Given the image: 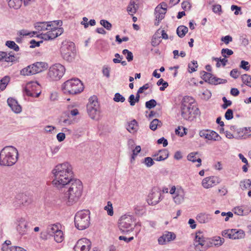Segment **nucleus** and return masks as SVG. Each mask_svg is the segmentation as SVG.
Masks as SVG:
<instances>
[{
    "label": "nucleus",
    "instance_id": "nucleus-57",
    "mask_svg": "<svg viewBox=\"0 0 251 251\" xmlns=\"http://www.w3.org/2000/svg\"><path fill=\"white\" fill-rule=\"evenodd\" d=\"M231 10L234 11V14L237 15L239 14H242L241 9L240 7H239L235 5H232L231 6Z\"/></svg>",
    "mask_w": 251,
    "mask_h": 251
},
{
    "label": "nucleus",
    "instance_id": "nucleus-9",
    "mask_svg": "<svg viewBox=\"0 0 251 251\" xmlns=\"http://www.w3.org/2000/svg\"><path fill=\"white\" fill-rule=\"evenodd\" d=\"M75 44L72 42L64 41L62 43L60 52L62 57L67 61L71 62L74 58Z\"/></svg>",
    "mask_w": 251,
    "mask_h": 251
},
{
    "label": "nucleus",
    "instance_id": "nucleus-8",
    "mask_svg": "<svg viewBox=\"0 0 251 251\" xmlns=\"http://www.w3.org/2000/svg\"><path fill=\"white\" fill-rule=\"evenodd\" d=\"M134 220L130 215H123L119 220L118 227L119 230L123 234H128L133 231L134 226Z\"/></svg>",
    "mask_w": 251,
    "mask_h": 251
},
{
    "label": "nucleus",
    "instance_id": "nucleus-23",
    "mask_svg": "<svg viewBox=\"0 0 251 251\" xmlns=\"http://www.w3.org/2000/svg\"><path fill=\"white\" fill-rule=\"evenodd\" d=\"M56 33L54 28L48 30L45 33L41 34V38L45 40H52L57 37Z\"/></svg>",
    "mask_w": 251,
    "mask_h": 251
},
{
    "label": "nucleus",
    "instance_id": "nucleus-24",
    "mask_svg": "<svg viewBox=\"0 0 251 251\" xmlns=\"http://www.w3.org/2000/svg\"><path fill=\"white\" fill-rule=\"evenodd\" d=\"M15 56L9 53L7 54L5 52L0 51V61L11 62L15 60Z\"/></svg>",
    "mask_w": 251,
    "mask_h": 251
},
{
    "label": "nucleus",
    "instance_id": "nucleus-44",
    "mask_svg": "<svg viewBox=\"0 0 251 251\" xmlns=\"http://www.w3.org/2000/svg\"><path fill=\"white\" fill-rule=\"evenodd\" d=\"M240 186L242 188L251 189V179H246L241 181Z\"/></svg>",
    "mask_w": 251,
    "mask_h": 251
},
{
    "label": "nucleus",
    "instance_id": "nucleus-48",
    "mask_svg": "<svg viewBox=\"0 0 251 251\" xmlns=\"http://www.w3.org/2000/svg\"><path fill=\"white\" fill-rule=\"evenodd\" d=\"M143 163H144L148 167H150L154 164L153 160L150 157H145Z\"/></svg>",
    "mask_w": 251,
    "mask_h": 251
},
{
    "label": "nucleus",
    "instance_id": "nucleus-25",
    "mask_svg": "<svg viewBox=\"0 0 251 251\" xmlns=\"http://www.w3.org/2000/svg\"><path fill=\"white\" fill-rule=\"evenodd\" d=\"M51 25L49 24V22H38L35 24V27L38 31H45L50 29Z\"/></svg>",
    "mask_w": 251,
    "mask_h": 251
},
{
    "label": "nucleus",
    "instance_id": "nucleus-36",
    "mask_svg": "<svg viewBox=\"0 0 251 251\" xmlns=\"http://www.w3.org/2000/svg\"><path fill=\"white\" fill-rule=\"evenodd\" d=\"M221 137L219 134L213 130H209L208 140L214 141H220Z\"/></svg>",
    "mask_w": 251,
    "mask_h": 251
},
{
    "label": "nucleus",
    "instance_id": "nucleus-28",
    "mask_svg": "<svg viewBox=\"0 0 251 251\" xmlns=\"http://www.w3.org/2000/svg\"><path fill=\"white\" fill-rule=\"evenodd\" d=\"M138 5L135 0H131L127 8V11L129 14L133 15L138 9Z\"/></svg>",
    "mask_w": 251,
    "mask_h": 251
},
{
    "label": "nucleus",
    "instance_id": "nucleus-35",
    "mask_svg": "<svg viewBox=\"0 0 251 251\" xmlns=\"http://www.w3.org/2000/svg\"><path fill=\"white\" fill-rule=\"evenodd\" d=\"M60 229L58 226L55 224L49 225L47 228L48 233L51 236H53V235L57 232Z\"/></svg>",
    "mask_w": 251,
    "mask_h": 251
},
{
    "label": "nucleus",
    "instance_id": "nucleus-5",
    "mask_svg": "<svg viewBox=\"0 0 251 251\" xmlns=\"http://www.w3.org/2000/svg\"><path fill=\"white\" fill-rule=\"evenodd\" d=\"M18 151L13 146H6L0 152V165L11 166L18 160Z\"/></svg>",
    "mask_w": 251,
    "mask_h": 251
},
{
    "label": "nucleus",
    "instance_id": "nucleus-50",
    "mask_svg": "<svg viewBox=\"0 0 251 251\" xmlns=\"http://www.w3.org/2000/svg\"><path fill=\"white\" fill-rule=\"evenodd\" d=\"M123 54H127L126 56V59H127V60L128 61V62H130L133 59V54L132 53L129 51L127 49H125L123 50Z\"/></svg>",
    "mask_w": 251,
    "mask_h": 251
},
{
    "label": "nucleus",
    "instance_id": "nucleus-22",
    "mask_svg": "<svg viewBox=\"0 0 251 251\" xmlns=\"http://www.w3.org/2000/svg\"><path fill=\"white\" fill-rule=\"evenodd\" d=\"M37 84L36 83L32 84H27L26 86L25 92L26 95L32 97L37 98L39 96L40 93H36L33 91V89L31 88V87L35 86Z\"/></svg>",
    "mask_w": 251,
    "mask_h": 251
},
{
    "label": "nucleus",
    "instance_id": "nucleus-41",
    "mask_svg": "<svg viewBox=\"0 0 251 251\" xmlns=\"http://www.w3.org/2000/svg\"><path fill=\"white\" fill-rule=\"evenodd\" d=\"M5 45L11 49H13L16 51H18L19 50V46L12 41H7L5 43Z\"/></svg>",
    "mask_w": 251,
    "mask_h": 251
},
{
    "label": "nucleus",
    "instance_id": "nucleus-20",
    "mask_svg": "<svg viewBox=\"0 0 251 251\" xmlns=\"http://www.w3.org/2000/svg\"><path fill=\"white\" fill-rule=\"evenodd\" d=\"M18 204H22L23 206H27L31 202L30 198L24 194H20L16 197Z\"/></svg>",
    "mask_w": 251,
    "mask_h": 251
},
{
    "label": "nucleus",
    "instance_id": "nucleus-60",
    "mask_svg": "<svg viewBox=\"0 0 251 251\" xmlns=\"http://www.w3.org/2000/svg\"><path fill=\"white\" fill-rule=\"evenodd\" d=\"M221 41L224 42L226 45H227L229 42L232 41V38L230 35H226V36L222 37Z\"/></svg>",
    "mask_w": 251,
    "mask_h": 251
},
{
    "label": "nucleus",
    "instance_id": "nucleus-61",
    "mask_svg": "<svg viewBox=\"0 0 251 251\" xmlns=\"http://www.w3.org/2000/svg\"><path fill=\"white\" fill-rule=\"evenodd\" d=\"M240 130L242 131V133L244 132L246 137H251V127H244Z\"/></svg>",
    "mask_w": 251,
    "mask_h": 251
},
{
    "label": "nucleus",
    "instance_id": "nucleus-19",
    "mask_svg": "<svg viewBox=\"0 0 251 251\" xmlns=\"http://www.w3.org/2000/svg\"><path fill=\"white\" fill-rule=\"evenodd\" d=\"M31 66L32 67L31 68L33 70L32 73H34V74H36L47 69L48 68V64L45 62H37L31 65Z\"/></svg>",
    "mask_w": 251,
    "mask_h": 251
},
{
    "label": "nucleus",
    "instance_id": "nucleus-42",
    "mask_svg": "<svg viewBox=\"0 0 251 251\" xmlns=\"http://www.w3.org/2000/svg\"><path fill=\"white\" fill-rule=\"evenodd\" d=\"M160 155L162 156L164 160L167 159L169 156L168 151L166 149L159 150L157 153L154 154L153 156L155 157L156 156Z\"/></svg>",
    "mask_w": 251,
    "mask_h": 251
},
{
    "label": "nucleus",
    "instance_id": "nucleus-1",
    "mask_svg": "<svg viewBox=\"0 0 251 251\" xmlns=\"http://www.w3.org/2000/svg\"><path fill=\"white\" fill-rule=\"evenodd\" d=\"M51 173L54 177L52 183L58 189H62L73 179H75L74 177L73 167L68 162L56 165Z\"/></svg>",
    "mask_w": 251,
    "mask_h": 251
},
{
    "label": "nucleus",
    "instance_id": "nucleus-32",
    "mask_svg": "<svg viewBox=\"0 0 251 251\" xmlns=\"http://www.w3.org/2000/svg\"><path fill=\"white\" fill-rule=\"evenodd\" d=\"M162 125V122L157 119H153L150 124V128L154 131L158 127H161Z\"/></svg>",
    "mask_w": 251,
    "mask_h": 251
},
{
    "label": "nucleus",
    "instance_id": "nucleus-40",
    "mask_svg": "<svg viewBox=\"0 0 251 251\" xmlns=\"http://www.w3.org/2000/svg\"><path fill=\"white\" fill-rule=\"evenodd\" d=\"M243 82L249 87H251V76L248 74H244L242 75Z\"/></svg>",
    "mask_w": 251,
    "mask_h": 251
},
{
    "label": "nucleus",
    "instance_id": "nucleus-31",
    "mask_svg": "<svg viewBox=\"0 0 251 251\" xmlns=\"http://www.w3.org/2000/svg\"><path fill=\"white\" fill-rule=\"evenodd\" d=\"M23 0H7L8 5L11 8L18 9L20 8L22 4Z\"/></svg>",
    "mask_w": 251,
    "mask_h": 251
},
{
    "label": "nucleus",
    "instance_id": "nucleus-38",
    "mask_svg": "<svg viewBox=\"0 0 251 251\" xmlns=\"http://www.w3.org/2000/svg\"><path fill=\"white\" fill-rule=\"evenodd\" d=\"M54 240L57 243H61L64 240V236L62 231L59 230L55 234L53 235Z\"/></svg>",
    "mask_w": 251,
    "mask_h": 251
},
{
    "label": "nucleus",
    "instance_id": "nucleus-13",
    "mask_svg": "<svg viewBox=\"0 0 251 251\" xmlns=\"http://www.w3.org/2000/svg\"><path fill=\"white\" fill-rule=\"evenodd\" d=\"M92 245L90 240L86 238L79 239L74 247V251H89Z\"/></svg>",
    "mask_w": 251,
    "mask_h": 251
},
{
    "label": "nucleus",
    "instance_id": "nucleus-3",
    "mask_svg": "<svg viewBox=\"0 0 251 251\" xmlns=\"http://www.w3.org/2000/svg\"><path fill=\"white\" fill-rule=\"evenodd\" d=\"M225 242V239L220 236L211 238H205L201 232L196 233L194 243L195 251H205L213 246L219 247Z\"/></svg>",
    "mask_w": 251,
    "mask_h": 251
},
{
    "label": "nucleus",
    "instance_id": "nucleus-11",
    "mask_svg": "<svg viewBox=\"0 0 251 251\" xmlns=\"http://www.w3.org/2000/svg\"><path fill=\"white\" fill-rule=\"evenodd\" d=\"M65 67L60 64H55L50 67L48 74V77L51 80H58L64 75Z\"/></svg>",
    "mask_w": 251,
    "mask_h": 251
},
{
    "label": "nucleus",
    "instance_id": "nucleus-14",
    "mask_svg": "<svg viewBox=\"0 0 251 251\" xmlns=\"http://www.w3.org/2000/svg\"><path fill=\"white\" fill-rule=\"evenodd\" d=\"M220 181L218 177L210 176L203 178L201 182V185L203 188L208 189L219 184Z\"/></svg>",
    "mask_w": 251,
    "mask_h": 251
},
{
    "label": "nucleus",
    "instance_id": "nucleus-12",
    "mask_svg": "<svg viewBox=\"0 0 251 251\" xmlns=\"http://www.w3.org/2000/svg\"><path fill=\"white\" fill-rule=\"evenodd\" d=\"M160 190L158 187H153L148 195L147 201L149 205H154L160 201Z\"/></svg>",
    "mask_w": 251,
    "mask_h": 251
},
{
    "label": "nucleus",
    "instance_id": "nucleus-30",
    "mask_svg": "<svg viewBox=\"0 0 251 251\" xmlns=\"http://www.w3.org/2000/svg\"><path fill=\"white\" fill-rule=\"evenodd\" d=\"M236 229L225 230L222 232V236L229 239H234L236 233Z\"/></svg>",
    "mask_w": 251,
    "mask_h": 251
},
{
    "label": "nucleus",
    "instance_id": "nucleus-2",
    "mask_svg": "<svg viewBox=\"0 0 251 251\" xmlns=\"http://www.w3.org/2000/svg\"><path fill=\"white\" fill-rule=\"evenodd\" d=\"M63 188L64 189V193L60 196L59 199L62 202L68 206L77 202L82 195V183L78 179H73Z\"/></svg>",
    "mask_w": 251,
    "mask_h": 251
},
{
    "label": "nucleus",
    "instance_id": "nucleus-43",
    "mask_svg": "<svg viewBox=\"0 0 251 251\" xmlns=\"http://www.w3.org/2000/svg\"><path fill=\"white\" fill-rule=\"evenodd\" d=\"M202 73L203 74L202 76V79L205 82H208L209 83L211 84V79L213 78V75L211 73L205 71H203Z\"/></svg>",
    "mask_w": 251,
    "mask_h": 251
},
{
    "label": "nucleus",
    "instance_id": "nucleus-64",
    "mask_svg": "<svg viewBox=\"0 0 251 251\" xmlns=\"http://www.w3.org/2000/svg\"><path fill=\"white\" fill-rule=\"evenodd\" d=\"M239 73L237 69H233L230 73V75L234 78H237L238 77Z\"/></svg>",
    "mask_w": 251,
    "mask_h": 251
},
{
    "label": "nucleus",
    "instance_id": "nucleus-15",
    "mask_svg": "<svg viewBox=\"0 0 251 251\" xmlns=\"http://www.w3.org/2000/svg\"><path fill=\"white\" fill-rule=\"evenodd\" d=\"M176 238V234L174 232L165 231L158 238V242L160 245H164L167 242L174 240Z\"/></svg>",
    "mask_w": 251,
    "mask_h": 251
},
{
    "label": "nucleus",
    "instance_id": "nucleus-54",
    "mask_svg": "<svg viewBox=\"0 0 251 251\" xmlns=\"http://www.w3.org/2000/svg\"><path fill=\"white\" fill-rule=\"evenodd\" d=\"M198 63L197 61L193 60L191 63L188 65L189 69L191 70L190 72H194L196 71V69L198 68Z\"/></svg>",
    "mask_w": 251,
    "mask_h": 251
},
{
    "label": "nucleus",
    "instance_id": "nucleus-29",
    "mask_svg": "<svg viewBox=\"0 0 251 251\" xmlns=\"http://www.w3.org/2000/svg\"><path fill=\"white\" fill-rule=\"evenodd\" d=\"M138 123L135 120L128 123L126 129L131 133H134L137 131Z\"/></svg>",
    "mask_w": 251,
    "mask_h": 251
},
{
    "label": "nucleus",
    "instance_id": "nucleus-16",
    "mask_svg": "<svg viewBox=\"0 0 251 251\" xmlns=\"http://www.w3.org/2000/svg\"><path fill=\"white\" fill-rule=\"evenodd\" d=\"M16 229L21 235H25L27 232V223L23 218H18L16 222Z\"/></svg>",
    "mask_w": 251,
    "mask_h": 251
},
{
    "label": "nucleus",
    "instance_id": "nucleus-34",
    "mask_svg": "<svg viewBox=\"0 0 251 251\" xmlns=\"http://www.w3.org/2000/svg\"><path fill=\"white\" fill-rule=\"evenodd\" d=\"M10 77L9 76H5L0 80V92L4 90L10 81Z\"/></svg>",
    "mask_w": 251,
    "mask_h": 251
},
{
    "label": "nucleus",
    "instance_id": "nucleus-26",
    "mask_svg": "<svg viewBox=\"0 0 251 251\" xmlns=\"http://www.w3.org/2000/svg\"><path fill=\"white\" fill-rule=\"evenodd\" d=\"M184 192L183 190H178L176 193L175 196L174 197L175 202L177 204L182 203L184 199Z\"/></svg>",
    "mask_w": 251,
    "mask_h": 251
},
{
    "label": "nucleus",
    "instance_id": "nucleus-55",
    "mask_svg": "<svg viewBox=\"0 0 251 251\" xmlns=\"http://www.w3.org/2000/svg\"><path fill=\"white\" fill-rule=\"evenodd\" d=\"M240 67L246 71H249L250 69V65L248 61L242 60L240 63Z\"/></svg>",
    "mask_w": 251,
    "mask_h": 251
},
{
    "label": "nucleus",
    "instance_id": "nucleus-33",
    "mask_svg": "<svg viewBox=\"0 0 251 251\" xmlns=\"http://www.w3.org/2000/svg\"><path fill=\"white\" fill-rule=\"evenodd\" d=\"M188 28L186 26L180 25L177 27L176 33L179 37L182 38L185 35L186 33L188 32Z\"/></svg>",
    "mask_w": 251,
    "mask_h": 251
},
{
    "label": "nucleus",
    "instance_id": "nucleus-6",
    "mask_svg": "<svg viewBox=\"0 0 251 251\" xmlns=\"http://www.w3.org/2000/svg\"><path fill=\"white\" fill-rule=\"evenodd\" d=\"M62 89L65 94L76 95L83 90L84 86L79 79L74 78L65 82L62 84Z\"/></svg>",
    "mask_w": 251,
    "mask_h": 251
},
{
    "label": "nucleus",
    "instance_id": "nucleus-47",
    "mask_svg": "<svg viewBox=\"0 0 251 251\" xmlns=\"http://www.w3.org/2000/svg\"><path fill=\"white\" fill-rule=\"evenodd\" d=\"M104 210L107 211L108 215L110 216L113 215L112 204L110 201L107 202V205L104 207Z\"/></svg>",
    "mask_w": 251,
    "mask_h": 251
},
{
    "label": "nucleus",
    "instance_id": "nucleus-21",
    "mask_svg": "<svg viewBox=\"0 0 251 251\" xmlns=\"http://www.w3.org/2000/svg\"><path fill=\"white\" fill-rule=\"evenodd\" d=\"M198 155V152H191L187 155V159L193 163L197 162L198 164L196 165V167H199L201 165V159L200 157L197 156Z\"/></svg>",
    "mask_w": 251,
    "mask_h": 251
},
{
    "label": "nucleus",
    "instance_id": "nucleus-37",
    "mask_svg": "<svg viewBox=\"0 0 251 251\" xmlns=\"http://www.w3.org/2000/svg\"><path fill=\"white\" fill-rule=\"evenodd\" d=\"M32 66L31 65L28 66L27 67L23 69L21 72L20 74L23 75H34V73H32L33 70L31 69Z\"/></svg>",
    "mask_w": 251,
    "mask_h": 251
},
{
    "label": "nucleus",
    "instance_id": "nucleus-58",
    "mask_svg": "<svg viewBox=\"0 0 251 251\" xmlns=\"http://www.w3.org/2000/svg\"><path fill=\"white\" fill-rule=\"evenodd\" d=\"M225 118L227 120H230L233 118V111L231 109H228L226 111L225 115Z\"/></svg>",
    "mask_w": 251,
    "mask_h": 251
},
{
    "label": "nucleus",
    "instance_id": "nucleus-45",
    "mask_svg": "<svg viewBox=\"0 0 251 251\" xmlns=\"http://www.w3.org/2000/svg\"><path fill=\"white\" fill-rule=\"evenodd\" d=\"M100 24L108 30H111L112 28V24L106 20H101Z\"/></svg>",
    "mask_w": 251,
    "mask_h": 251
},
{
    "label": "nucleus",
    "instance_id": "nucleus-62",
    "mask_svg": "<svg viewBox=\"0 0 251 251\" xmlns=\"http://www.w3.org/2000/svg\"><path fill=\"white\" fill-rule=\"evenodd\" d=\"M102 72L103 75L107 78H109L110 77V68L104 66L102 68Z\"/></svg>",
    "mask_w": 251,
    "mask_h": 251
},
{
    "label": "nucleus",
    "instance_id": "nucleus-51",
    "mask_svg": "<svg viewBox=\"0 0 251 251\" xmlns=\"http://www.w3.org/2000/svg\"><path fill=\"white\" fill-rule=\"evenodd\" d=\"M125 97L119 93H116L113 98V100L116 102H123L125 101Z\"/></svg>",
    "mask_w": 251,
    "mask_h": 251
},
{
    "label": "nucleus",
    "instance_id": "nucleus-7",
    "mask_svg": "<svg viewBox=\"0 0 251 251\" xmlns=\"http://www.w3.org/2000/svg\"><path fill=\"white\" fill-rule=\"evenodd\" d=\"M90 212L88 210H83L77 212L75 217V227L79 230H84L90 225Z\"/></svg>",
    "mask_w": 251,
    "mask_h": 251
},
{
    "label": "nucleus",
    "instance_id": "nucleus-63",
    "mask_svg": "<svg viewBox=\"0 0 251 251\" xmlns=\"http://www.w3.org/2000/svg\"><path fill=\"white\" fill-rule=\"evenodd\" d=\"M212 10L213 12L217 13L218 12H222V8L221 5L218 4L213 6Z\"/></svg>",
    "mask_w": 251,
    "mask_h": 251
},
{
    "label": "nucleus",
    "instance_id": "nucleus-27",
    "mask_svg": "<svg viewBox=\"0 0 251 251\" xmlns=\"http://www.w3.org/2000/svg\"><path fill=\"white\" fill-rule=\"evenodd\" d=\"M211 219L210 215L206 213H200L197 216V220L201 224L208 223Z\"/></svg>",
    "mask_w": 251,
    "mask_h": 251
},
{
    "label": "nucleus",
    "instance_id": "nucleus-59",
    "mask_svg": "<svg viewBox=\"0 0 251 251\" xmlns=\"http://www.w3.org/2000/svg\"><path fill=\"white\" fill-rule=\"evenodd\" d=\"M242 129L243 128H238V129H237L236 133L235 135V138H246V136L245 135L244 132L242 133V131L240 130Z\"/></svg>",
    "mask_w": 251,
    "mask_h": 251
},
{
    "label": "nucleus",
    "instance_id": "nucleus-39",
    "mask_svg": "<svg viewBox=\"0 0 251 251\" xmlns=\"http://www.w3.org/2000/svg\"><path fill=\"white\" fill-rule=\"evenodd\" d=\"M227 82L226 79L218 78L214 76L211 79V84L217 85L220 84H224Z\"/></svg>",
    "mask_w": 251,
    "mask_h": 251
},
{
    "label": "nucleus",
    "instance_id": "nucleus-49",
    "mask_svg": "<svg viewBox=\"0 0 251 251\" xmlns=\"http://www.w3.org/2000/svg\"><path fill=\"white\" fill-rule=\"evenodd\" d=\"M221 54L223 57L226 58L228 56L233 54V51L228 49H223L221 50Z\"/></svg>",
    "mask_w": 251,
    "mask_h": 251
},
{
    "label": "nucleus",
    "instance_id": "nucleus-17",
    "mask_svg": "<svg viewBox=\"0 0 251 251\" xmlns=\"http://www.w3.org/2000/svg\"><path fill=\"white\" fill-rule=\"evenodd\" d=\"M166 12V8L159 7L157 6L154 10V14L155 16V22L154 25H158L160 22L164 18L165 14Z\"/></svg>",
    "mask_w": 251,
    "mask_h": 251
},
{
    "label": "nucleus",
    "instance_id": "nucleus-56",
    "mask_svg": "<svg viewBox=\"0 0 251 251\" xmlns=\"http://www.w3.org/2000/svg\"><path fill=\"white\" fill-rule=\"evenodd\" d=\"M222 100L224 101V104L222 105V107L223 109H226L228 106H230L232 104L231 101L229 100H227L225 97H223Z\"/></svg>",
    "mask_w": 251,
    "mask_h": 251
},
{
    "label": "nucleus",
    "instance_id": "nucleus-46",
    "mask_svg": "<svg viewBox=\"0 0 251 251\" xmlns=\"http://www.w3.org/2000/svg\"><path fill=\"white\" fill-rule=\"evenodd\" d=\"M156 104L157 102L154 99H151L149 101L146 102L145 103L146 107L149 109L154 108L156 105Z\"/></svg>",
    "mask_w": 251,
    "mask_h": 251
},
{
    "label": "nucleus",
    "instance_id": "nucleus-53",
    "mask_svg": "<svg viewBox=\"0 0 251 251\" xmlns=\"http://www.w3.org/2000/svg\"><path fill=\"white\" fill-rule=\"evenodd\" d=\"M49 24L51 25V28L53 29L58 26H60L62 25V22L61 20L53 21L49 22Z\"/></svg>",
    "mask_w": 251,
    "mask_h": 251
},
{
    "label": "nucleus",
    "instance_id": "nucleus-18",
    "mask_svg": "<svg viewBox=\"0 0 251 251\" xmlns=\"http://www.w3.org/2000/svg\"><path fill=\"white\" fill-rule=\"evenodd\" d=\"M7 102L11 110L15 113H20L22 111V106L18 103L16 100L9 98L7 99Z\"/></svg>",
    "mask_w": 251,
    "mask_h": 251
},
{
    "label": "nucleus",
    "instance_id": "nucleus-10",
    "mask_svg": "<svg viewBox=\"0 0 251 251\" xmlns=\"http://www.w3.org/2000/svg\"><path fill=\"white\" fill-rule=\"evenodd\" d=\"M87 109L91 119H96L98 118L100 113V105L96 97L93 96L89 99L87 105Z\"/></svg>",
    "mask_w": 251,
    "mask_h": 251
},
{
    "label": "nucleus",
    "instance_id": "nucleus-52",
    "mask_svg": "<svg viewBox=\"0 0 251 251\" xmlns=\"http://www.w3.org/2000/svg\"><path fill=\"white\" fill-rule=\"evenodd\" d=\"M236 233L235 236L234 237V239H241L244 237L245 236V232L243 230L241 229H236Z\"/></svg>",
    "mask_w": 251,
    "mask_h": 251
},
{
    "label": "nucleus",
    "instance_id": "nucleus-4",
    "mask_svg": "<svg viewBox=\"0 0 251 251\" xmlns=\"http://www.w3.org/2000/svg\"><path fill=\"white\" fill-rule=\"evenodd\" d=\"M193 98L184 97L181 103V115L186 120L192 121L200 113V111Z\"/></svg>",
    "mask_w": 251,
    "mask_h": 251
}]
</instances>
